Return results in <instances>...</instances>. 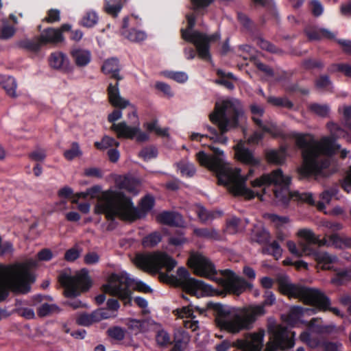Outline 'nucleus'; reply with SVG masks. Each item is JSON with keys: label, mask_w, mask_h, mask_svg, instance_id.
<instances>
[{"label": "nucleus", "mask_w": 351, "mask_h": 351, "mask_svg": "<svg viewBox=\"0 0 351 351\" xmlns=\"http://www.w3.org/2000/svg\"><path fill=\"white\" fill-rule=\"evenodd\" d=\"M133 263L137 267L147 273L154 275L158 274L160 280L180 287L192 295H213L215 292L212 286L191 278L185 267L178 268L177 276L169 275L168 273L173 269L177 262L167 253L159 251L138 253L135 255Z\"/></svg>", "instance_id": "1"}, {"label": "nucleus", "mask_w": 351, "mask_h": 351, "mask_svg": "<svg viewBox=\"0 0 351 351\" xmlns=\"http://www.w3.org/2000/svg\"><path fill=\"white\" fill-rule=\"evenodd\" d=\"M210 149L213 151L212 155L200 151L197 153L196 158L202 166L207 167L216 174L219 184L226 186L235 196H243L247 199L258 196L263 200L262 195H260L258 191L250 189L246 186L248 176L253 173L252 169L249 170L248 175L242 176L240 169L233 168L226 162L224 153L221 149L214 146L210 147Z\"/></svg>", "instance_id": "2"}, {"label": "nucleus", "mask_w": 351, "mask_h": 351, "mask_svg": "<svg viewBox=\"0 0 351 351\" xmlns=\"http://www.w3.org/2000/svg\"><path fill=\"white\" fill-rule=\"evenodd\" d=\"M263 304L250 306L243 313H238L234 308L220 304L208 303L215 313V322L221 330L232 334L239 333L243 330L252 327L256 319L265 314V305L271 306L276 302V297L271 291L265 292Z\"/></svg>", "instance_id": "3"}, {"label": "nucleus", "mask_w": 351, "mask_h": 351, "mask_svg": "<svg viewBox=\"0 0 351 351\" xmlns=\"http://www.w3.org/2000/svg\"><path fill=\"white\" fill-rule=\"evenodd\" d=\"M296 145L302 149L303 158V164L298 169L300 177H326L329 166V137L317 141L311 135H300L296 138Z\"/></svg>", "instance_id": "4"}, {"label": "nucleus", "mask_w": 351, "mask_h": 351, "mask_svg": "<svg viewBox=\"0 0 351 351\" xmlns=\"http://www.w3.org/2000/svg\"><path fill=\"white\" fill-rule=\"evenodd\" d=\"M243 111L241 104L236 99H226L215 104L214 110L210 113V121L217 127V130L210 125H206L205 128L208 132L206 135L193 132L191 135L193 141H201L206 136L221 144H226L228 138L225 134L238 125L239 118L242 115Z\"/></svg>", "instance_id": "5"}, {"label": "nucleus", "mask_w": 351, "mask_h": 351, "mask_svg": "<svg viewBox=\"0 0 351 351\" xmlns=\"http://www.w3.org/2000/svg\"><path fill=\"white\" fill-rule=\"evenodd\" d=\"M154 205V199L151 195H146L141 202V210L136 208L131 199L122 194L105 193L103 197L95 206V212L104 214L108 220L116 217L125 220H134L141 218L150 210Z\"/></svg>", "instance_id": "6"}, {"label": "nucleus", "mask_w": 351, "mask_h": 351, "mask_svg": "<svg viewBox=\"0 0 351 351\" xmlns=\"http://www.w3.org/2000/svg\"><path fill=\"white\" fill-rule=\"evenodd\" d=\"M188 265L197 275L216 281L226 293L239 295L253 287L251 283L230 269L220 270L221 276H217L214 265L201 253L192 252L189 258Z\"/></svg>", "instance_id": "7"}, {"label": "nucleus", "mask_w": 351, "mask_h": 351, "mask_svg": "<svg viewBox=\"0 0 351 351\" xmlns=\"http://www.w3.org/2000/svg\"><path fill=\"white\" fill-rule=\"evenodd\" d=\"M291 178L285 176L280 169L273 171L269 174H265L260 178L256 179L251 182L254 188L266 186L271 184L274 185L273 192L278 202L282 204H287L290 199L306 202L311 205H315L313 194L308 192H300L298 191H290L289 185ZM263 193H266V188L263 189Z\"/></svg>", "instance_id": "8"}, {"label": "nucleus", "mask_w": 351, "mask_h": 351, "mask_svg": "<svg viewBox=\"0 0 351 351\" xmlns=\"http://www.w3.org/2000/svg\"><path fill=\"white\" fill-rule=\"evenodd\" d=\"M35 278L26 263L0 265V302L5 300L9 291L26 293Z\"/></svg>", "instance_id": "9"}, {"label": "nucleus", "mask_w": 351, "mask_h": 351, "mask_svg": "<svg viewBox=\"0 0 351 351\" xmlns=\"http://www.w3.org/2000/svg\"><path fill=\"white\" fill-rule=\"evenodd\" d=\"M298 236L304 240L299 242L298 246L291 241L287 243L289 251L298 257L303 256H313L317 262V267L322 269H329V254L326 252L320 250H315L313 245L318 247L326 243V239H319L308 229H302L298 232Z\"/></svg>", "instance_id": "10"}, {"label": "nucleus", "mask_w": 351, "mask_h": 351, "mask_svg": "<svg viewBox=\"0 0 351 351\" xmlns=\"http://www.w3.org/2000/svg\"><path fill=\"white\" fill-rule=\"evenodd\" d=\"M277 282L280 291L289 298H298L319 310L328 308V299L320 291L293 284L287 276L278 277Z\"/></svg>", "instance_id": "11"}, {"label": "nucleus", "mask_w": 351, "mask_h": 351, "mask_svg": "<svg viewBox=\"0 0 351 351\" xmlns=\"http://www.w3.org/2000/svg\"><path fill=\"white\" fill-rule=\"evenodd\" d=\"M58 280L64 288V295L68 298L66 304L73 308L82 306V302L76 298L80 293L88 289L89 278L86 270H82L75 276L65 271L59 275Z\"/></svg>", "instance_id": "12"}, {"label": "nucleus", "mask_w": 351, "mask_h": 351, "mask_svg": "<svg viewBox=\"0 0 351 351\" xmlns=\"http://www.w3.org/2000/svg\"><path fill=\"white\" fill-rule=\"evenodd\" d=\"M187 27L182 29V37L186 41L193 43L195 47L199 58L204 60H209L210 55L209 52V43L210 41L219 40L220 34L216 32L210 36L193 30L195 25V16L193 14H187Z\"/></svg>", "instance_id": "13"}, {"label": "nucleus", "mask_w": 351, "mask_h": 351, "mask_svg": "<svg viewBox=\"0 0 351 351\" xmlns=\"http://www.w3.org/2000/svg\"><path fill=\"white\" fill-rule=\"evenodd\" d=\"M267 330L271 342L267 344L265 351H276L277 349L283 350L293 347L295 334L288 327L277 324L270 317L268 319Z\"/></svg>", "instance_id": "14"}, {"label": "nucleus", "mask_w": 351, "mask_h": 351, "mask_svg": "<svg viewBox=\"0 0 351 351\" xmlns=\"http://www.w3.org/2000/svg\"><path fill=\"white\" fill-rule=\"evenodd\" d=\"M132 280L125 271L111 274L106 284L103 285V291L112 296L117 297L125 304L130 302L131 290L130 285ZM134 281V280H133Z\"/></svg>", "instance_id": "15"}, {"label": "nucleus", "mask_w": 351, "mask_h": 351, "mask_svg": "<svg viewBox=\"0 0 351 351\" xmlns=\"http://www.w3.org/2000/svg\"><path fill=\"white\" fill-rule=\"evenodd\" d=\"M340 138H346L351 143V137L347 132L338 124L330 123V173L337 171L341 165L334 156L339 153L341 158L344 159L350 152L346 149H341V145L335 142Z\"/></svg>", "instance_id": "16"}, {"label": "nucleus", "mask_w": 351, "mask_h": 351, "mask_svg": "<svg viewBox=\"0 0 351 351\" xmlns=\"http://www.w3.org/2000/svg\"><path fill=\"white\" fill-rule=\"evenodd\" d=\"M265 330L248 334L244 339H238L234 343L237 351H261L263 347Z\"/></svg>", "instance_id": "17"}, {"label": "nucleus", "mask_w": 351, "mask_h": 351, "mask_svg": "<svg viewBox=\"0 0 351 351\" xmlns=\"http://www.w3.org/2000/svg\"><path fill=\"white\" fill-rule=\"evenodd\" d=\"M254 122L264 132L268 133L273 136L277 137L282 135L280 129L271 121H261V117L264 113V108L261 106L254 104L250 106Z\"/></svg>", "instance_id": "18"}, {"label": "nucleus", "mask_w": 351, "mask_h": 351, "mask_svg": "<svg viewBox=\"0 0 351 351\" xmlns=\"http://www.w3.org/2000/svg\"><path fill=\"white\" fill-rule=\"evenodd\" d=\"M110 130L117 133L119 138H132L136 136V140L140 142L146 141L149 138V135L143 132H141L138 124L136 126H129L125 121L113 124Z\"/></svg>", "instance_id": "19"}, {"label": "nucleus", "mask_w": 351, "mask_h": 351, "mask_svg": "<svg viewBox=\"0 0 351 351\" xmlns=\"http://www.w3.org/2000/svg\"><path fill=\"white\" fill-rule=\"evenodd\" d=\"M112 315L106 308H98L90 314L83 313L77 318V323L79 325L88 326L101 319H108Z\"/></svg>", "instance_id": "20"}, {"label": "nucleus", "mask_w": 351, "mask_h": 351, "mask_svg": "<svg viewBox=\"0 0 351 351\" xmlns=\"http://www.w3.org/2000/svg\"><path fill=\"white\" fill-rule=\"evenodd\" d=\"M107 91L109 101L114 107L123 109L130 106L129 100L124 99L120 95L118 82L114 84H110Z\"/></svg>", "instance_id": "21"}, {"label": "nucleus", "mask_w": 351, "mask_h": 351, "mask_svg": "<svg viewBox=\"0 0 351 351\" xmlns=\"http://www.w3.org/2000/svg\"><path fill=\"white\" fill-rule=\"evenodd\" d=\"M235 155L238 160L251 166L259 164V159L256 158L252 152L247 148L243 143H238L235 147Z\"/></svg>", "instance_id": "22"}, {"label": "nucleus", "mask_w": 351, "mask_h": 351, "mask_svg": "<svg viewBox=\"0 0 351 351\" xmlns=\"http://www.w3.org/2000/svg\"><path fill=\"white\" fill-rule=\"evenodd\" d=\"M50 66L56 70L66 71L69 68V60L67 56L61 51H55L49 57Z\"/></svg>", "instance_id": "23"}, {"label": "nucleus", "mask_w": 351, "mask_h": 351, "mask_svg": "<svg viewBox=\"0 0 351 351\" xmlns=\"http://www.w3.org/2000/svg\"><path fill=\"white\" fill-rule=\"evenodd\" d=\"M157 218L160 223L171 226H182L184 224L182 216L176 212L164 211Z\"/></svg>", "instance_id": "24"}, {"label": "nucleus", "mask_w": 351, "mask_h": 351, "mask_svg": "<svg viewBox=\"0 0 351 351\" xmlns=\"http://www.w3.org/2000/svg\"><path fill=\"white\" fill-rule=\"evenodd\" d=\"M314 311L315 310L313 308H303L299 306H294L290 308L285 320L289 324L293 325L302 315H311L313 313Z\"/></svg>", "instance_id": "25"}, {"label": "nucleus", "mask_w": 351, "mask_h": 351, "mask_svg": "<svg viewBox=\"0 0 351 351\" xmlns=\"http://www.w3.org/2000/svg\"><path fill=\"white\" fill-rule=\"evenodd\" d=\"M39 37L43 45L47 43L57 44L64 40L60 31L54 28L44 30Z\"/></svg>", "instance_id": "26"}, {"label": "nucleus", "mask_w": 351, "mask_h": 351, "mask_svg": "<svg viewBox=\"0 0 351 351\" xmlns=\"http://www.w3.org/2000/svg\"><path fill=\"white\" fill-rule=\"evenodd\" d=\"M120 66L119 60L116 58H111L106 60L103 66L102 71L105 74H110L112 77L121 80L122 77L119 75Z\"/></svg>", "instance_id": "27"}, {"label": "nucleus", "mask_w": 351, "mask_h": 351, "mask_svg": "<svg viewBox=\"0 0 351 351\" xmlns=\"http://www.w3.org/2000/svg\"><path fill=\"white\" fill-rule=\"evenodd\" d=\"M116 182L119 189H125L134 195L138 194L139 183L134 178L126 176L120 177Z\"/></svg>", "instance_id": "28"}, {"label": "nucleus", "mask_w": 351, "mask_h": 351, "mask_svg": "<svg viewBox=\"0 0 351 351\" xmlns=\"http://www.w3.org/2000/svg\"><path fill=\"white\" fill-rule=\"evenodd\" d=\"M116 182L119 189H125L134 195L138 194L139 183L134 178L126 176L120 177Z\"/></svg>", "instance_id": "29"}, {"label": "nucleus", "mask_w": 351, "mask_h": 351, "mask_svg": "<svg viewBox=\"0 0 351 351\" xmlns=\"http://www.w3.org/2000/svg\"><path fill=\"white\" fill-rule=\"evenodd\" d=\"M71 54L75 64L79 66H86L91 60L90 52L86 49L74 48L71 51Z\"/></svg>", "instance_id": "30"}, {"label": "nucleus", "mask_w": 351, "mask_h": 351, "mask_svg": "<svg viewBox=\"0 0 351 351\" xmlns=\"http://www.w3.org/2000/svg\"><path fill=\"white\" fill-rule=\"evenodd\" d=\"M305 32L311 40H320L329 37V30L317 26L307 27Z\"/></svg>", "instance_id": "31"}, {"label": "nucleus", "mask_w": 351, "mask_h": 351, "mask_svg": "<svg viewBox=\"0 0 351 351\" xmlns=\"http://www.w3.org/2000/svg\"><path fill=\"white\" fill-rule=\"evenodd\" d=\"M0 84L9 96L12 97H16V89L17 84L16 80L13 77L9 75L1 77Z\"/></svg>", "instance_id": "32"}, {"label": "nucleus", "mask_w": 351, "mask_h": 351, "mask_svg": "<svg viewBox=\"0 0 351 351\" xmlns=\"http://www.w3.org/2000/svg\"><path fill=\"white\" fill-rule=\"evenodd\" d=\"M128 0H104V10L114 17H117Z\"/></svg>", "instance_id": "33"}, {"label": "nucleus", "mask_w": 351, "mask_h": 351, "mask_svg": "<svg viewBox=\"0 0 351 351\" xmlns=\"http://www.w3.org/2000/svg\"><path fill=\"white\" fill-rule=\"evenodd\" d=\"M269 234L261 223L254 226L252 230L251 239L259 243H265L269 241Z\"/></svg>", "instance_id": "34"}, {"label": "nucleus", "mask_w": 351, "mask_h": 351, "mask_svg": "<svg viewBox=\"0 0 351 351\" xmlns=\"http://www.w3.org/2000/svg\"><path fill=\"white\" fill-rule=\"evenodd\" d=\"M266 156L269 162L281 165L285 162L287 157L286 148L282 147L278 150H270L267 152Z\"/></svg>", "instance_id": "35"}, {"label": "nucleus", "mask_w": 351, "mask_h": 351, "mask_svg": "<svg viewBox=\"0 0 351 351\" xmlns=\"http://www.w3.org/2000/svg\"><path fill=\"white\" fill-rule=\"evenodd\" d=\"M18 46L21 48L36 52L38 51L43 46L39 36L34 37L32 39H23L17 43Z\"/></svg>", "instance_id": "36"}, {"label": "nucleus", "mask_w": 351, "mask_h": 351, "mask_svg": "<svg viewBox=\"0 0 351 351\" xmlns=\"http://www.w3.org/2000/svg\"><path fill=\"white\" fill-rule=\"evenodd\" d=\"M249 222L247 219H245L243 221L239 218L232 217L227 223L228 231L230 234L241 232L245 229V225L249 223Z\"/></svg>", "instance_id": "37"}, {"label": "nucleus", "mask_w": 351, "mask_h": 351, "mask_svg": "<svg viewBox=\"0 0 351 351\" xmlns=\"http://www.w3.org/2000/svg\"><path fill=\"white\" fill-rule=\"evenodd\" d=\"M189 340V336L185 332L176 333L174 337L173 346L170 351H184Z\"/></svg>", "instance_id": "38"}, {"label": "nucleus", "mask_w": 351, "mask_h": 351, "mask_svg": "<svg viewBox=\"0 0 351 351\" xmlns=\"http://www.w3.org/2000/svg\"><path fill=\"white\" fill-rule=\"evenodd\" d=\"M156 334V341L157 345L160 348H167L169 344L171 343V337L169 334L161 328L159 324L158 328L155 330Z\"/></svg>", "instance_id": "39"}, {"label": "nucleus", "mask_w": 351, "mask_h": 351, "mask_svg": "<svg viewBox=\"0 0 351 351\" xmlns=\"http://www.w3.org/2000/svg\"><path fill=\"white\" fill-rule=\"evenodd\" d=\"M193 232L197 237L207 239L218 240L220 237L217 231L213 228H195Z\"/></svg>", "instance_id": "40"}, {"label": "nucleus", "mask_w": 351, "mask_h": 351, "mask_svg": "<svg viewBox=\"0 0 351 351\" xmlns=\"http://www.w3.org/2000/svg\"><path fill=\"white\" fill-rule=\"evenodd\" d=\"M60 311V308L54 304L44 303L38 308V315L40 317H46L52 314L58 313Z\"/></svg>", "instance_id": "41"}, {"label": "nucleus", "mask_w": 351, "mask_h": 351, "mask_svg": "<svg viewBox=\"0 0 351 351\" xmlns=\"http://www.w3.org/2000/svg\"><path fill=\"white\" fill-rule=\"evenodd\" d=\"M263 253L265 254H271L276 260L279 259L282 256V250L276 241H273L266 247L263 248Z\"/></svg>", "instance_id": "42"}, {"label": "nucleus", "mask_w": 351, "mask_h": 351, "mask_svg": "<svg viewBox=\"0 0 351 351\" xmlns=\"http://www.w3.org/2000/svg\"><path fill=\"white\" fill-rule=\"evenodd\" d=\"M162 75L169 79H171L178 83H185L188 79V75L184 71H166L162 72Z\"/></svg>", "instance_id": "43"}, {"label": "nucleus", "mask_w": 351, "mask_h": 351, "mask_svg": "<svg viewBox=\"0 0 351 351\" xmlns=\"http://www.w3.org/2000/svg\"><path fill=\"white\" fill-rule=\"evenodd\" d=\"M162 237L159 232H154L145 237L142 240V245L145 247H153L159 243Z\"/></svg>", "instance_id": "44"}, {"label": "nucleus", "mask_w": 351, "mask_h": 351, "mask_svg": "<svg viewBox=\"0 0 351 351\" xmlns=\"http://www.w3.org/2000/svg\"><path fill=\"white\" fill-rule=\"evenodd\" d=\"M178 169L183 176L192 177L196 172L195 165L189 162L181 161L178 163Z\"/></svg>", "instance_id": "45"}, {"label": "nucleus", "mask_w": 351, "mask_h": 351, "mask_svg": "<svg viewBox=\"0 0 351 351\" xmlns=\"http://www.w3.org/2000/svg\"><path fill=\"white\" fill-rule=\"evenodd\" d=\"M119 143L114 138L108 136H104L100 142H95V146L98 149H105L111 147H119Z\"/></svg>", "instance_id": "46"}, {"label": "nucleus", "mask_w": 351, "mask_h": 351, "mask_svg": "<svg viewBox=\"0 0 351 351\" xmlns=\"http://www.w3.org/2000/svg\"><path fill=\"white\" fill-rule=\"evenodd\" d=\"M329 204V191L325 190L319 195V200L317 202L316 206L319 211L327 214L326 206Z\"/></svg>", "instance_id": "47"}, {"label": "nucleus", "mask_w": 351, "mask_h": 351, "mask_svg": "<svg viewBox=\"0 0 351 351\" xmlns=\"http://www.w3.org/2000/svg\"><path fill=\"white\" fill-rule=\"evenodd\" d=\"M158 327L159 324L152 319H141V332L155 331Z\"/></svg>", "instance_id": "48"}, {"label": "nucleus", "mask_w": 351, "mask_h": 351, "mask_svg": "<svg viewBox=\"0 0 351 351\" xmlns=\"http://www.w3.org/2000/svg\"><path fill=\"white\" fill-rule=\"evenodd\" d=\"M267 102L275 106H282L291 108L293 106L292 103L285 97H269Z\"/></svg>", "instance_id": "49"}, {"label": "nucleus", "mask_w": 351, "mask_h": 351, "mask_svg": "<svg viewBox=\"0 0 351 351\" xmlns=\"http://www.w3.org/2000/svg\"><path fill=\"white\" fill-rule=\"evenodd\" d=\"M98 21V16L95 12H88L82 18L81 23L83 26L91 27L94 26Z\"/></svg>", "instance_id": "50"}, {"label": "nucleus", "mask_w": 351, "mask_h": 351, "mask_svg": "<svg viewBox=\"0 0 351 351\" xmlns=\"http://www.w3.org/2000/svg\"><path fill=\"white\" fill-rule=\"evenodd\" d=\"M109 337L116 340H123L125 337V330L119 326L110 328L107 330Z\"/></svg>", "instance_id": "51"}, {"label": "nucleus", "mask_w": 351, "mask_h": 351, "mask_svg": "<svg viewBox=\"0 0 351 351\" xmlns=\"http://www.w3.org/2000/svg\"><path fill=\"white\" fill-rule=\"evenodd\" d=\"M147 37L145 32L135 29H132L127 35L126 38L132 42H141Z\"/></svg>", "instance_id": "52"}, {"label": "nucleus", "mask_w": 351, "mask_h": 351, "mask_svg": "<svg viewBox=\"0 0 351 351\" xmlns=\"http://www.w3.org/2000/svg\"><path fill=\"white\" fill-rule=\"evenodd\" d=\"M330 244L341 249L348 245V241L339 234H330Z\"/></svg>", "instance_id": "53"}, {"label": "nucleus", "mask_w": 351, "mask_h": 351, "mask_svg": "<svg viewBox=\"0 0 351 351\" xmlns=\"http://www.w3.org/2000/svg\"><path fill=\"white\" fill-rule=\"evenodd\" d=\"M341 72L346 76L351 77V65L344 64H334L330 66V72Z\"/></svg>", "instance_id": "54"}, {"label": "nucleus", "mask_w": 351, "mask_h": 351, "mask_svg": "<svg viewBox=\"0 0 351 351\" xmlns=\"http://www.w3.org/2000/svg\"><path fill=\"white\" fill-rule=\"evenodd\" d=\"M81 154L82 152L80 151L79 145L77 143H73L71 148L66 150L64 153V157L69 160H71Z\"/></svg>", "instance_id": "55"}, {"label": "nucleus", "mask_w": 351, "mask_h": 351, "mask_svg": "<svg viewBox=\"0 0 351 351\" xmlns=\"http://www.w3.org/2000/svg\"><path fill=\"white\" fill-rule=\"evenodd\" d=\"M157 150L155 147H149L143 148L139 153V156L144 160H149L157 156Z\"/></svg>", "instance_id": "56"}, {"label": "nucleus", "mask_w": 351, "mask_h": 351, "mask_svg": "<svg viewBox=\"0 0 351 351\" xmlns=\"http://www.w3.org/2000/svg\"><path fill=\"white\" fill-rule=\"evenodd\" d=\"M195 212L202 222H206L214 218V214L212 212L207 210L202 206L197 207Z\"/></svg>", "instance_id": "57"}, {"label": "nucleus", "mask_w": 351, "mask_h": 351, "mask_svg": "<svg viewBox=\"0 0 351 351\" xmlns=\"http://www.w3.org/2000/svg\"><path fill=\"white\" fill-rule=\"evenodd\" d=\"M15 34V28L9 25H4L0 27V39L7 40L12 38Z\"/></svg>", "instance_id": "58"}, {"label": "nucleus", "mask_w": 351, "mask_h": 351, "mask_svg": "<svg viewBox=\"0 0 351 351\" xmlns=\"http://www.w3.org/2000/svg\"><path fill=\"white\" fill-rule=\"evenodd\" d=\"M155 88L162 92L166 97L171 98L173 97L174 94L171 90V86L167 83L162 82H156Z\"/></svg>", "instance_id": "59"}, {"label": "nucleus", "mask_w": 351, "mask_h": 351, "mask_svg": "<svg viewBox=\"0 0 351 351\" xmlns=\"http://www.w3.org/2000/svg\"><path fill=\"white\" fill-rule=\"evenodd\" d=\"M350 280V276L347 271L337 273L336 276L330 280V282L337 285H341L346 283Z\"/></svg>", "instance_id": "60"}, {"label": "nucleus", "mask_w": 351, "mask_h": 351, "mask_svg": "<svg viewBox=\"0 0 351 351\" xmlns=\"http://www.w3.org/2000/svg\"><path fill=\"white\" fill-rule=\"evenodd\" d=\"M256 44L263 49L268 51L276 53L277 49L276 47L271 45L267 40H264L263 38L258 37L256 39Z\"/></svg>", "instance_id": "61"}, {"label": "nucleus", "mask_w": 351, "mask_h": 351, "mask_svg": "<svg viewBox=\"0 0 351 351\" xmlns=\"http://www.w3.org/2000/svg\"><path fill=\"white\" fill-rule=\"evenodd\" d=\"M311 11L315 16H319L324 12V8L319 1L313 0L311 2Z\"/></svg>", "instance_id": "62"}, {"label": "nucleus", "mask_w": 351, "mask_h": 351, "mask_svg": "<svg viewBox=\"0 0 351 351\" xmlns=\"http://www.w3.org/2000/svg\"><path fill=\"white\" fill-rule=\"evenodd\" d=\"M311 110L317 114L324 117L328 114V108L326 105L313 104L310 106Z\"/></svg>", "instance_id": "63"}, {"label": "nucleus", "mask_w": 351, "mask_h": 351, "mask_svg": "<svg viewBox=\"0 0 351 351\" xmlns=\"http://www.w3.org/2000/svg\"><path fill=\"white\" fill-rule=\"evenodd\" d=\"M341 186L347 193L351 192V166L341 183Z\"/></svg>", "instance_id": "64"}]
</instances>
